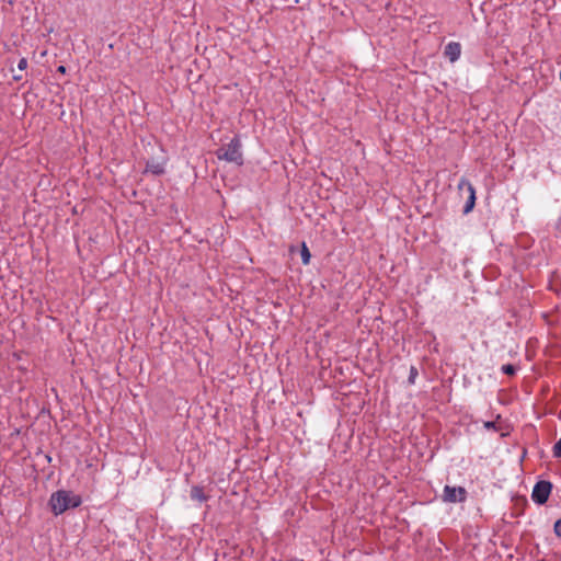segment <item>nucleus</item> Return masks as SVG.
I'll list each match as a JSON object with an SVG mask.
<instances>
[{"label":"nucleus","instance_id":"15","mask_svg":"<svg viewBox=\"0 0 561 561\" xmlns=\"http://www.w3.org/2000/svg\"><path fill=\"white\" fill-rule=\"evenodd\" d=\"M58 71L65 73V71H66L65 66H59L58 67Z\"/></svg>","mask_w":561,"mask_h":561},{"label":"nucleus","instance_id":"13","mask_svg":"<svg viewBox=\"0 0 561 561\" xmlns=\"http://www.w3.org/2000/svg\"><path fill=\"white\" fill-rule=\"evenodd\" d=\"M27 67V60L25 58H21L18 62V68L20 70H24Z\"/></svg>","mask_w":561,"mask_h":561},{"label":"nucleus","instance_id":"9","mask_svg":"<svg viewBox=\"0 0 561 561\" xmlns=\"http://www.w3.org/2000/svg\"><path fill=\"white\" fill-rule=\"evenodd\" d=\"M300 254H301L302 263L305 265L309 264L311 254H310L309 249L307 248V245L305 243L302 244Z\"/></svg>","mask_w":561,"mask_h":561},{"label":"nucleus","instance_id":"6","mask_svg":"<svg viewBox=\"0 0 561 561\" xmlns=\"http://www.w3.org/2000/svg\"><path fill=\"white\" fill-rule=\"evenodd\" d=\"M167 157L162 154L159 158H152L147 161L146 163V172L152 173L154 175H161L164 173L165 164H167Z\"/></svg>","mask_w":561,"mask_h":561},{"label":"nucleus","instance_id":"11","mask_svg":"<svg viewBox=\"0 0 561 561\" xmlns=\"http://www.w3.org/2000/svg\"><path fill=\"white\" fill-rule=\"evenodd\" d=\"M501 370L505 374V375H514L516 373V367L512 364H506V365H503Z\"/></svg>","mask_w":561,"mask_h":561},{"label":"nucleus","instance_id":"8","mask_svg":"<svg viewBox=\"0 0 561 561\" xmlns=\"http://www.w3.org/2000/svg\"><path fill=\"white\" fill-rule=\"evenodd\" d=\"M191 499L197 502H205L208 496L205 494L204 489L199 485H194L191 489Z\"/></svg>","mask_w":561,"mask_h":561},{"label":"nucleus","instance_id":"2","mask_svg":"<svg viewBox=\"0 0 561 561\" xmlns=\"http://www.w3.org/2000/svg\"><path fill=\"white\" fill-rule=\"evenodd\" d=\"M241 148V140L236 136L227 145H224L216 150V157L219 160H225L240 167L243 164V153Z\"/></svg>","mask_w":561,"mask_h":561},{"label":"nucleus","instance_id":"1","mask_svg":"<svg viewBox=\"0 0 561 561\" xmlns=\"http://www.w3.org/2000/svg\"><path fill=\"white\" fill-rule=\"evenodd\" d=\"M81 503L80 495L65 490L53 493L49 499V505L55 515H60L68 508L78 507Z\"/></svg>","mask_w":561,"mask_h":561},{"label":"nucleus","instance_id":"7","mask_svg":"<svg viewBox=\"0 0 561 561\" xmlns=\"http://www.w3.org/2000/svg\"><path fill=\"white\" fill-rule=\"evenodd\" d=\"M444 55L450 62L457 61L461 55V45L458 42H449L445 46Z\"/></svg>","mask_w":561,"mask_h":561},{"label":"nucleus","instance_id":"10","mask_svg":"<svg viewBox=\"0 0 561 561\" xmlns=\"http://www.w3.org/2000/svg\"><path fill=\"white\" fill-rule=\"evenodd\" d=\"M552 455L554 458H561V437L553 445Z\"/></svg>","mask_w":561,"mask_h":561},{"label":"nucleus","instance_id":"14","mask_svg":"<svg viewBox=\"0 0 561 561\" xmlns=\"http://www.w3.org/2000/svg\"><path fill=\"white\" fill-rule=\"evenodd\" d=\"M485 427H486V428H494V427H495V424H494V422H486V423H485Z\"/></svg>","mask_w":561,"mask_h":561},{"label":"nucleus","instance_id":"12","mask_svg":"<svg viewBox=\"0 0 561 561\" xmlns=\"http://www.w3.org/2000/svg\"><path fill=\"white\" fill-rule=\"evenodd\" d=\"M554 534L561 538V518L554 523Z\"/></svg>","mask_w":561,"mask_h":561},{"label":"nucleus","instance_id":"3","mask_svg":"<svg viewBox=\"0 0 561 561\" xmlns=\"http://www.w3.org/2000/svg\"><path fill=\"white\" fill-rule=\"evenodd\" d=\"M552 484L549 481H539L535 484L531 499L535 503L541 505L548 501L551 493Z\"/></svg>","mask_w":561,"mask_h":561},{"label":"nucleus","instance_id":"16","mask_svg":"<svg viewBox=\"0 0 561 561\" xmlns=\"http://www.w3.org/2000/svg\"><path fill=\"white\" fill-rule=\"evenodd\" d=\"M412 377H414V369H413V368H412V370H411L410 379H412Z\"/></svg>","mask_w":561,"mask_h":561},{"label":"nucleus","instance_id":"5","mask_svg":"<svg viewBox=\"0 0 561 561\" xmlns=\"http://www.w3.org/2000/svg\"><path fill=\"white\" fill-rule=\"evenodd\" d=\"M458 188L460 191L466 190L468 192V199H467V202L465 204V207H463V213L468 214L474 207L476 190H474L473 185L470 183V181L465 179V178L460 179V181L458 183Z\"/></svg>","mask_w":561,"mask_h":561},{"label":"nucleus","instance_id":"4","mask_svg":"<svg viewBox=\"0 0 561 561\" xmlns=\"http://www.w3.org/2000/svg\"><path fill=\"white\" fill-rule=\"evenodd\" d=\"M442 497L447 503H461L466 501L467 491L462 486L445 485Z\"/></svg>","mask_w":561,"mask_h":561}]
</instances>
